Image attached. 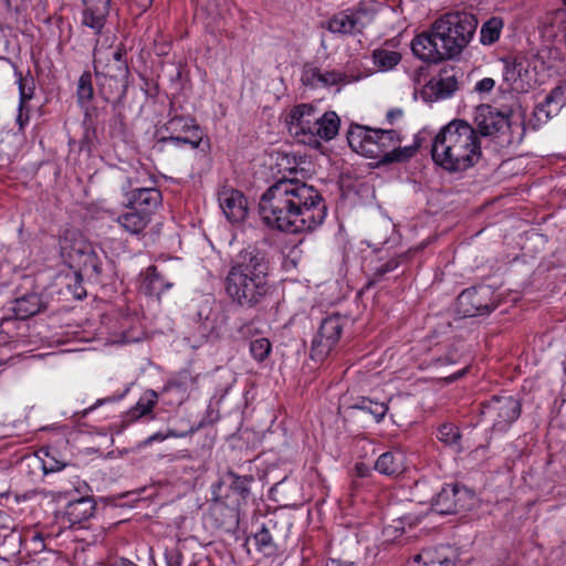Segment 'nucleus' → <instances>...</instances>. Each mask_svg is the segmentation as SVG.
<instances>
[{
    "instance_id": "6e6d98bb",
    "label": "nucleus",
    "mask_w": 566,
    "mask_h": 566,
    "mask_svg": "<svg viewBox=\"0 0 566 566\" xmlns=\"http://www.w3.org/2000/svg\"><path fill=\"white\" fill-rule=\"evenodd\" d=\"M562 1H563V3L566 6V0H562Z\"/></svg>"
},
{
    "instance_id": "37998d69",
    "label": "nucleus",
    "mask_w": 566,
    "mask_h": 566,
    "mask_svg": "<svg viewBox=\"0 0 566 566\" xmlns=\"http://www.w3.org/2000/svg\"><path fill=\"white\" fill-rule=\"evenodd\" d=\"M29 111L24 112V107L19 106L18 115H17V124L19 125V129L23 130L24 126L29 122Z\"/></svg>"
},
{
    "instance_id": "f8f14e48",
    "label": "nucleus",
    "mask_w": 566,
    "mask_h": 566,
    "mask_svg": "<svg viewBox=\"0 0 566 566\" xmlns=\"http://www.w3.org/2000/svg\"><path fill=\"white\" fill-rule=\"evenodd\" d=\"M165 130L170 135L160 139L163 144H171L176 147L188 145L190 148L196 149L202 140L201 128L190 117H171L165 124Z\"/></svg>"
},
{
    "instance_id": "39448f33",
    "label": "nucleus",
    "mask_w": 566,
    "mask_h": 566,
    "mask_svg": "<svg viewBox=\"0 0 566 566\" xmlns=\"http://www.w3.org/2000/svg\"><path fill=\"white\" fill-rule=\"evenodd\" d=\"M287 125L300 143L318 148L323 140H332L338 134L340 119L333 111L322 113L317 107L301 104L290 112Z\"/></svg>"
},
{
    "instance_id": "864d4df0",
    "label": "nucleus",
    "mask_w": 566,
    "mask_h": 566,
    "mask_svg": "<svg viewBox=\"0 0 566 566\" xmlns=\"http://www.w3.org/2000/svg\"><path fill=\"white\" fill-rule=\"evenodd\" d=\"M423 566H454V564H447L442 562H437L436 564H423Z\"/></svg>"
},
{
    "instance_id": "c85d7f7f",
    "label": "nucleus",
    "mask_w": 566,
    "mask_h": 566,
    "mask_svg": "<svg viewBox=\"0 0 566 566\" xmlns=\"http://www.w3.org/2000/svg\"><path fill=\"white\" fill-rule=\"evenodd\" d=\"M371 57L374 65L381 72L392 70L401 61V54L399 52L384 48L374 50Z\"/></svg>"
},
{
    "instance_id": "0eeeda50",
    "label": "nucleus",
    "mask_w": 566,
    "mask_h": 566,
    "mask_svg": "<svg viewBox=\"0 0 566 566\" xmlns=\"http://www.w3.org/2000/svg\"><path fill=\"white\" fill-rule=\"evenodd\" d=\"M123 55L120 49L108 53L94 50V72L106 99L115 94L120 96L125 93L128 67Z\"/></svg>"
},
{
    "instance_id": "393cba45",
    "label": "nucleus",
    "mask_w": 566,
    "mask_h": 566,
    "mask_svg": "<svg viewBox=\"0 0 566 566\" xmlns=\"http://www.w3.org/2000/svg\"><path fill=\"white\" fill-rule=\"evenodd\" d=\"M427 88L437 99L450 97L458 90V80L448 70H442L437 77L430 80Z\"/></svg>"
},
{
    "instance_id": "2eb2a0df",
    "label": "nucleus",
    "mask_w": 566,
    "mask_h": 566,
    "mask_svg": "<svg viewBox=\"0 0 566 566\" xmlns=\"http://www.w3.org/2000/svg\"><path fill=\"white\" fill-rule=\"evenodd\" d=\"M470 500L471 495L467 489L447 484L432 499L431 509L433 512L441 515L457 514L467 509Z\"/></svg>"
},
{
    "instance_id": "09e8293b",
    "label": "nucleus",
    "mask_w": 566,
    "mask_h": 566,
    "mask_svg": "<svg viewBox=\"0 0 566 566\" xmlns=\"http://www.w3.org/2000/svg\"><path fill=\"white\" fill-rule=\"evenodd\" d=\"M453 363H454V359L450 355H447L446 357H440L437 359V364H439V365H447V364H453Z\"/></svg>"
},
{
    "instance_id": "20e7f679",
    "label": "nucleus",
    "mask_w": 566,
    "mask_h": 566,
    "mask_svg": "<svg viewBox=\"0 0 566 566\" xmlns=\"http://www.w3.org/2000/svg\"><path fill=\"white\" fill-rule=\"evenodd\" d=\"M349 147L380 164L400 163L411 158L418 146L400 147L401 136L395 129H370L360 125L350 126L347 133Z\"/></svg>"
},
{
    "instance_id": "bb28decb",
    "label": "nucleus",
    "mask_w": 566,
    "mask_h": 566,
    "mask_svg": "<svg viewBox=\"0 0 566 566\" xmlns=\"http://www.w3.org/2000/svg\"><path fill=\"white\" fill-rule=\"evenodd\" d=\"M303 82L311 86H331L340 83L344 80L343 73L338 71L321 72L316 67L308 69L303 74Z\"/></svg>"
},
{
    "instance_id": "473e14b6",
    "label": "nucleus",
    "mask_w": 566,
    "mask_h": 566,
    "mask_svg": "<svg viewBox=\"0 0 566 566\" xmlns=\"http://www.w3.org/2000/svg\"><path fill=\"white\" fill-rule=\"evenodd\" d=\"M254 541L258 549L265 556H274L277 552V546L266 526L255 533Z\"/></svg>"
},
{
    "instance_id": "dca6fc26",
    "label": "nucleus",
    "mask_w": 566,
    "mask_h": 566,
    "mask_svg": "<svg viewBox=\"0 0 566 566\" xmlns=\"http://www.w3.org/2000/svg\"><path fill=\"white\" fill-rule=\"evenodd\" d=\"M520 128V123H513L509 116L488 108L485 114H480L478 117V135L482 136H503L502 143H513L511 132L513 127Z\"/></svg>"
},
{
    "instance_id": "49530a36",
    "label": "nucleus",
    "mask_w": 566,
    "mask_h": 566,
    "mask_svg": "<svg viewBox=\"0 0 566 566\" xmlns=\"http://www.w3.org/2000/svg\"><path fill=\"white\" fill-rule=\"evenodd\" d=\"M130 1L143 11L147 10L151 6V2H153V0H130Z\"/></svg>"
},
{
    "instance_id": "4468645a",
    "label": "nucleus",
    "mask_w": 566,
    "mask_h": 566,
    "mask_svg": "<svg viewBox=\"0 0 566 566\" xmlns=\"http://www.w3.org/2000/svg\"><path fill=\"white\" fill-rule=\"evenodd\" d=\"M44 304L36 293L25 294L10 302L7 307V313L0 318V331L3 333L10 332V325L15 319L24 321L43 308Z\"/></svg>"
},
{
    "instance_id": "423d86ee",
    "label": "nucleus",
    "mask_w": 566,
    "mask_h": 566,
    "mask_svg": "<svg viewBox=\"0 0 566 566\" xmlns=\"http://www.w3.org/2000/svg\"><path fill=\"white\" fill-rule=\"evenodd\" d=\"M478 24V19L472 13L447 12L432 23V31L442 43L443 52L454 59L469 45Z\"/></svg>"
},
{
    "instance_id": "9d476101",
    "label": "nucleus",
    "mask_w": 566,
    "mask_h": 566,
    "mask_svg": "<svg viewBox=\"0 0 566 566\" xmlns=\"http://www.w3.org/2000/svg\"><path fill=\"white\" fill-rule=\"evenodd\" d=\"M59 245L62 255L71 260L78 259L84 270H91L93 274L102 273V263L94 248L76 229H65L60 235Z\"/></svg>"
},
{
    "instance_id": "f704fd0d",
    "label": "nucleus",
    "mask_w": 566,
    "mask_h": 566,
    "mask_svg": "<svg viewBox=\"0 0 566 566\" xmlns=\"http://www.w3.org/2000/svg\"><path fill=\"white\" fill-rule=\"evenodd\" d=\"M92 75L85 72L81 75L77 85V99L81 105H85L93 98Z\"/></svg>"
},
{
    "instance_id": "603ef678",
    "label": "nucleus",
    "mask_w": 566,
    "mask_h": 566,
    "mask_svg": "<svg viewBox=\"0 0 566 566\" xmlns=\"http://www.w3.org/2000/svg\"><path fill=\"white\" fill-rule=\"evenodd\" d=\"M104 400H98L95 405L91 406L90 408L85 409L83 411V416L87 415L92 410H94L98 405L103 403Z\"/></svg>"
},
{
    "instance_id": "c03bdc74",
    "label": "nucleus",
    "mask_w": 566,
    "mask_h": 566,
    "mask_svg": "<svg viewBox=\"0 0 566 566\" xmlns=\"http://www.w3.org/2000/svg\"><path fill=\"white\" fill-rule=\"evenodd\" d=\"M326 566H355L353 562L331 558L327 560Z\"/></svg>"
},
{
    "instance_id": "f3484780",
    "label": "nucleus",
    "mask_w": 566,
    "mask_h": 566,
    "mask_svg": "<svg viewBox=\"0 0 566 566\" xmlns=\"http://www.w3.org/2000/svg\"><path fill=\"white\" fill-rule=\"evenodd\" d=\"M412 53L420 60L429 63H438L443 60H450L446 54L442 43L433 34L432 27L429 31L418 34L411 42Z\"/></svg>"
},
{
    "instance_id": "8fccbe9b",
    "label": "nucleus",
    "mask_w": 566,
    "mask_h": 566,
    "mask_svg": "<svg viewBox=\"0 0 566 566\" xmlns=\"http://www.w3.org/2000/svg\"><path fill=\"white\" fill-rule=\"evenodd\" d=\"M166 439V436L161 434V433H155L153 436H150L148 438V442H153V441H164Z\"/></svg>"
},
{
    "instance_id": "b1692460",
    "label": "nucleus",
    "mask_w": 566,
    "mask_h": 566,
    "mask_svg": "<svg viewBox=\"0 0 566 566\" xmlns=\"http://www.w3.org/2000/svg\"><path fill=\"white\" fill-rule=\"evenodd\" d=\"M375 469L385 475H399L406 470V455L399 451H388L379 455Z\"/></svg>"
},
{
    "instance_id": "ddd939ff",
    "label": "nucleus",
    "mask_w": 566,
    "mask_h": 566,
    "mask_svg": "<svg viewBox=\"0 0 566 566\" xmlns=\"http://www.w3.org/2000/svg\"><path fill=\"white\" fill-rule=\"evenodd\" d=\"M343 332V323L338 315L324 318L318 332L312 342L311 357L323 360L337 344Z\"/></svg>"
},
{
    "instance_id": "7ed1b4c3",
    "label": "nucleus",
    "mask_w": 566,
    "mask_h": 566,
    "mask_svg": "<svg viewBox=\"0 0 566 566\" xmlns=\"http://www.w3.org/2000/svg\"><path fill=\"white\" fill-rule=\"evenodd\" d=\"M478 132L464 120H452L436 135L431 156L434 164L449 172H462L481 158Z\"/></svg>"
},
{
    "instance_id": "c9c22d12",
    "label": "nucleus",
    "mask_w": 566,
    "mask_h": 566,
    "mask_svg": "<svg viewBox=\"0 0 566 566\" xmlns=\"http://www.w3.org/2000/svg\"><path fill=\"white\" fill-rule=\"evenodd\" d=\"M272 350L271 343L268 338L261 337L251 342L250 353L258 361H263L268 358Z\"/></svg>"
},
{
    "instance_id": "e433bc0d",
    "label": "nucleus",
    "mask_w": 566,
    "mask_h": 566,
    "mask_svg": "<svg viewBox=\"0 0 566 566\" xmlns=\"http://www.w3.org/2000/svg\"><path fill=\"white\" fill-rule=\"evenodd\" d=\"M41 452L44 454V458L41 459L44 473L57 472L66 465L64 461L55 457V450L42 449Z\"/></svg>"
},
{
    "instance_id": "3c124183",
    "label": "nucleus",
    "mask_w": 566,
    "mask_h": 566,
    "mask_svg": "<svg viewBox=\"0 0 566 566\" xmlns=\"http://www.w3.org/2000/svg\"><path fill=\"white\" fill-rule=\"evenodd\" d=\"M114 566H138L136 565L135 563H133L132 560L127 559V558H122L116 565Z\"/></svg>"
},
{
    "instance_id": "5701e85b",
    "label": "nucleus",
    "mask_w": 566,
    "mask_h": 566,
    "mask_svg": "<svg viewBox=\"0 0 566 566\" xmlns=\"http://www.w3.org/2000/svg\"><path fill=\"white\" fill-rule=\"evenodd\" d=\"M94 511V500L88 496H83L67 503L65 507V517L72 525L81 524L93 516Z\"/></svg>"
},
{
    "instance_id": "2f4dec72",
    "label": "nucleus",
    "mask_w": 566,
    "mask_h": 566,
    "mask_svg": "<svg viewBox=\"0 0 566 566\" xmlns=\"http://www.w3.org/2000/svg\"><path fill=\"white\" fill-rule=\"evenodd\" d=\"M438 439L441 442H443L446 446L453 448L455 452H460L462 450L461 444H460V440H461L460 430L452 423H443L439 428Z\"/></svg>"
},
{
    "instance_id": "58836bf2",
    "label": "nucleus",
    "mask_w": 566,
    "mask_h": 566,
    "mask_svg": "<svg viewBox=\"0 0 566 566\" xmlns=\"http://www.w3.org/2000/svg\"><path fill=\"white\" fill-rule=\"evenodd\" d=\"M14 74L18 77L17 82L19 85V106L25 107V104L33 97V88L25 87V83L20 71L15 69Z\"/></svg>"
},
{
    "instance_id": "4c0bfd02",
    "label": "nucleus",
    "mask_w": 566,
    "mask_h": 566,
    "mask_svg": "<svg viewBox=\"0 0 566 566\" xmlns=\"http://www.w3.org/2000/svg\"><path fill=\"white\" fill-rule=\"evenodd\" d=\"M227 479L230 481V486L232 490L245 496L249 493V485L253 481L251 475H238L232 471L227 473Z\"/></svg>"
},
{
    "instance_id": "7c9ffc66",
    "label": "nucleus",
    "mask_w": 566,
    "mask_h": 566,
    "mask_svg": "<svg viewBox=\"0 0 566 566\" xmlns=\"http://www.w3.org/2000/svg\"><path fill=\"white\" fill-rule=\"evenodd\" d=\"M353 408L370 415L376 422L381 421L388 411V406L385 402H377L368 398H361Z\"/></svg>"
},
{
    "instance_id": "79ce46f5",
    "label": "nucleus",
    "mask_w": 566,
    "mask_h": 566,
    "mask_svg": "<svg viewBox=\"0 0 566 566\" xmlns=\"http://www.w3.org/2000/svg\"><path fill=\"white\" fill-rule=\"evenodd\" d=\"M495 86V81L491 77H484L476 82L474 90L480 94L490 93Z\"/></svg>"
},
{
    "instance_id": "f03ea898",
    "label": "nucleus",
    "mask_w": 566,
    "mask_h": 566,
    "mask_svg": "<svg viewBox=\"0 0 566 566\" xmlns=\"http://www.w3.org/2000/svg\"><path fill=\"white\" fill-rule=\"evenodd\" d=\"M268 276L265 253L250 245L232 258L224 279L226 293L241 307L253 308L270 293Z\"/></svg>"
},
{
    "instance_id": "4be33fe9",
    "label": "nucleus",
    "mask_w": 566,
    "mask_h": 566,
    "mask_svg": "<svg viewBox=\"0 0 566 566\" xmlns=\"http://www.w3.org/2000/svg\"><path fill=\"white\" fill-rule=\"evenodd\" d=\"M174 286V280L165 271L151 265L147 268L143 290L149 295H160Z\"/></svg>"
},
{
    "instance_id": "a211bd4d",
    "label": "nucleus",
    "mask_w": 566,
    "mask_h": 566,
    "mask_svg": "<svg viewBox=\"0 0 566 566\" xmlns=\"http://www.w3.org/2000/svg\"><path fill=\"white\" fill-rule=\"evenodd\" d=\"M219 206L228 220L241 221L247 216V200L241 191L224 187L218 193Z\"/></svg>"
},
{
    "instance_id": "aec40b11",
    "label": "nucleus",
    "mask_w": 566,
    "mask_h": 566,
    "mask_svg": "<svg viewBox=\"0 0 566 566\" xmlns=\"http://www.w3.org/2000/svg\"><path fill=\"white\" fill-rule=\"evenodd\" d=\"M84 9L81 23L93 30L94 34L101 33L109 12L111 0H82Z\"/></svg>"
},
{
    "instance_id": "6e6552de",
    "label": "nucleus",
    "mask_w": 566,
    "mask_h": 566,
    "mask_svg": "<svg viewBox=\"0 0 566 566\" xmlns=\"http://www.w3.org/2000/svg\"><path fill=\"white\" fill-rule=\"evenodd\" d=\"M382 6V0H360L356 9L334 14L327 22V29L343 35L361 33L366 27L373 23Z\"/></svg>"
},
{
    "instance_id": "72a5a7b5",
    "label": "nucleus",
    "mask_w": 566,
    "mask_h": 566,
    "mask_svg": "<svg viewBox=\"0 0 566 566\" xmlns=\"http://www.w3.org/2000/svg\"><path fill=\"white\" fill-rule=\"evenodd\" d=\"M158 396L154 390H147L132 410L134 417H143L149 413L157 403Z\"/></svg>"
},
{
    "instance_id": "9b49d317",
    "label": "nucleus",
    "mask_w": 566,
    "mask_h": 566,
    "mask_svg": "<svg viewBox=\"0 0 566 566\" xmlns=\"http://www.w3.org/2000/svg\"><path fill=\"white\" fill-rule=\"evenodd\" d=\"M457 306L463 316L473 317L490 313L497 304L492 287L481 285L464 290L458 296Z\"/></svg>"
},
{
    "instance_id": "5fc2aeb1",
    "label": "nucleus",
    "mask_w": 566,
    "mask_h": 566,
    "mask_svg": "<svg viewBox=\"0 0 566 566\" xmlns=\"http://www.w3.org/2000/svg\"><path fill=\"white\" fill-rule=\"evenodd\" d=\"M188 378L190 379V376L188 373L180 374V376H179L180 381H186Z\"/></svg>"
},
{
    "instance_id": "6ab92c4d",
    "label": "nucleus",
    "mask_w": 566,
    "mask_h": 566,
    "mask_svg": "<svg viewBox=\"0 0 566 566\" xmlns=\"http://www.w3.org/2000/svg\"><path fill=\"white\" fill-rule=\"evenodd\" d=\"M128 206L142 212H148L151 217L154 211L161 205V192L155 187H136L126 193Z\"/></svg>"
},
{
    "instance_id": "a19ab883",
    "label": "nucleus",
    "mask_w": 566,
    "mask_h": 566,
    "mask_svg": "<svg viewBox=\"0 0 566 566\" xmlns=\"http://www.w3.org/2000/svg\"><path fill=\"white\" fill-rule=\"evenodd\" d=\"M399 265V260L398 259H391L389 261H387L386 263L377 266L374 271V280L375 281H379L380 279H382L387 273L389 272H392L394 270H396Z\"/></svg>"
},
{
    "instance_id": "c756f323",
    "label": "nucleus",
    "mask_w": 566,
    "mask_h": 566,
    "mask_svg": "<svg viewBox=\"0 0 566 566\" xmlns=\"http://www.w3.org/2000/svg\"><path fill=\"white\" fill-rule=\"evenodd\" d=\"M503 28L501 18L493 17L483 23L480 31V41L484 45H491L500 38Z\"/></svg>"
},
{
    "instance_id": "f257e3e1",
    "label": "nucleus",
    "mask_w": 566,
    "mask_h": 566,
    "mask_svg": "<svg viewBox=\"0 0 566 566\" xmlns=\"http://www.w3.org/2000/svg\"><path fill=\"white\" fill-rule=\"evenodd\" d=\"M259 212L271 228L290 233L313 231L327 214L321 192L302 180L283 178L261 197Z\"/></svg>"
},
{
    "instance_id": "cd10ccee",
    "label": "nucleus",
    "mask_w": 566,
    "mask_h": 566,
    "mask_svg": "<svg viewBox=\"0 0 566 566\" xmlns=\"http://www.w3.org/2000/svg\"><path fill=\"white\" fill-rule=\"evenodd\" d=\"M455 552L450 546L427 548L415 556V562H422L423 564H436L437 562L455 564Z\"/></svg>"
},
{
    "instance_id": "412c9836",
    "label": "nucleus",
    "mask_w": 566,
    "mask_h": 566,
    "mask_svg": "<svg viewBox=\"0 0 566 566\" xmlns=\"http://www.w3.org/2000/svg\"><path fill=\"white\" fill-rule=\"evenodd\" d=\"M564 91L562 87L553 88L548 95H546L545 99L538 103L533 112V126L534 128L546 124L552 117L556 116L564 103Z\"/></svg>"
},
{
    "instance_id": "a878e982",
    "label": "nucleus",
    "mask_w": 566,
    "mask_h": 566,
    "mask_svg": "<svg viewBox=\"0 0 566 566\" xmlns=\"http://www.w3.org/2000/svg\"><path fill=\"white\" fill-rule=\"evenodd\" d=\"M151 217L148 212H142L132 209L128 212L122 213L117 217V223L130 234H139L150 222Z\"/></svg>"
},
{
    "instance_id": "de8ad7c7",
    "label": "nucleus",
    "mask_w": 566,
    "mask_h": 566,
    "mask_svg": "<svg viewBox=\"0 0 566 566\" xmlns=\"http://www.w3.org/2000/svg\"><path fill=\"white\" fill-rule=\"evenodd\" d=\"M465 373H467V368H463V369H461L460 371L454 373L453 375H451V376H449L448 378H446V380H447L448 382L455 381V380H458L460 377H462Z\"/></svg>"
},
{
    "instance_id": "a18cd8bd",
    "label": "nucleus",
    "mask_w": 566,
    "mask_h": 566,
    "mask_svg": "<svg viewBox=\"0 0 566 566\" xmlns=\"http://www.w3.org/2000/svg\"><path fill=\"white\" fill-rule=\"evenodd\" d=\"M402 116L401 109H391L387 113V119L390 124H392L397 118Z\"/></svg>"
},
{
    "instance_id": "ea45409f",
    "label": "nucleus",
    "mask_w": 566,
    "mask_h": 566,
    "mask_svg": "<svg viewBox=\"0 0 566 566\" xmlns=\"http://www.w3.org/2000/svg\"><path fill=\"white\" fill-rule=\"evenodd\" d=\"M165 559L167 566H182V553L177 546L166 548Z\"/></svg>"
},
{
    "instance_id": "1a4fd4ad",
    "label": "nucleus",
    "mask_w": 566,
    "mask_h": 566,
    "mask_svg": "<svg viewBox=\"0 0 566 566\" xmlns=\"http://www.w3.org/2000/svg\"><path fill=\"white\" fill-rule=\"evenodd\" d=\"M521 402L513 396H493L481 405V413L492 423L493 433L506 432L521 416Z\"/></svg>"
}]
</instances>
